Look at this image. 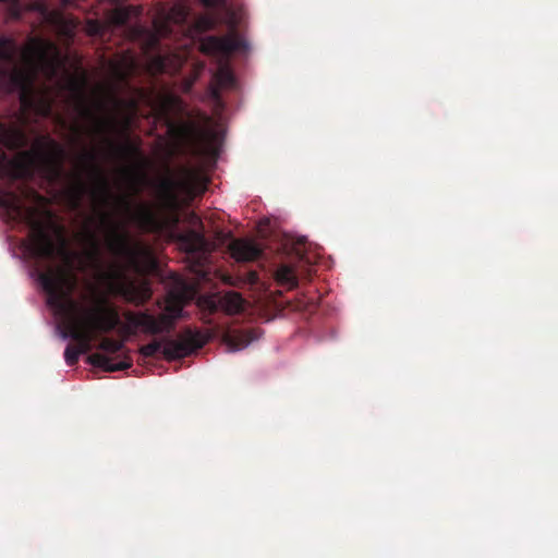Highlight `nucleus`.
Instances as JSON below:
<instances>
[{"instance_id": "1", "label": "nucleus", "mask_w": 558, "mask_h": 558, "mask_svg": "<svg viewBox=\"0 0 558 558\" xmlns=\"http://www.w3.org/2000/svg\"><path fill=\"white\" fill-rule=\"evenodd\" d=\"M29 251L40 259L52 260L59 258L62 265L49 267L39 274V281L47 293L49 306L54 308L63 318L69 336L77 345H68L64 360L72 366L77 363L81 353L89 350L90 342L96 333H106L113 330L120 323L117 310L109 303L96 287L90 286L84 301L88 306L74 300L73 292L78 284L76 265L78 254L71 251L64 238L60 235V243L52 239L48 223L31 214Z\"/></svg>"}, {"instance_id": "2", "label": "nucleus", "mask_w": 558, "mask_h": 558, "mask_svg": "<svg viewBox=\"0 0 558 558\" xmlns=\"http://www.w3.org/2000/svg\"><path fill=\"white\" fill-rule=\"evenodd\" d=\"M64 70V60L60 50L49 41L37 40L17 60L16 45L7 37L0 38V88L7 93L19 92L24 108H32L35 99V87L39 78L45 82H57L60 89L68 90L76 104L78 113L94 122L95 132L107 136L116 130V117H99L88 106L85 95L86 78L66 73L65 80L59 76ZM108 145L120 155H128L134 148L131 145L118 146L106 137Z\"/></svg>"}, {"instance_id": "3", "label": "nucleus", "mask_w": 558, "mask_h": 558, "mask_svg": "<svg viewBox=\"0 0 558 558\" xmlns=\"http://www.w3.org/2000/svg\"><path fill=\"white\" fill-rule=\"evenodd\" d=\"M65 194L74 208L89 194L101 209L114 204L116 211L143 232L155 233L162 229V222L151 206L146 203L135 205L130 195L112 192L95 149L84 148L76 157V171L71 174Z\"/></svg>"}, {"instance_id": "4", "label": "nucleus", "mask_w": 558, "mask_h": 558, "mask_svg": "<svg viewBox=\"0 0 558 558\" xmlns=\"http://www.w3.org/2000/svg\"><path fill=\"white\" fill-rule=\"evenodd\" d=\"M100 225L107 231L106 246L117 259L101 272V279L111 293L136 306L145 304L153 294L149 283H136L129 272L142 271V262L151 257L149 248L140 241H132L125 223L114 219L111 213L101 210Z\"/></svg>"}, {"instance_id": "5", "label": "nucleus", "mask_w": 558, "mask_h": 558, "mask_svg": "<svg viewBox=\"0 0 558 558\" xmlns=\"http://www.w3.org/2000/svg\"><path fill=\"white\" fill-rule=\"evenodd\" d=\"M0 143L10 150L22 149L11 161L17 179H33L39 172L48 182L57 183L64 177L66 151L50 136H40L35 147L23 149L29 144L26 132L17 125L0 122Z\"/></svg>"}, {"instance_id": "6", "label": "nucleus", "mask_w": 558, "mask_h": 558, "mask_svg": "<svg viewBox=\"0 0 558 558\" xmlns=\"http://www.w3.org/2000/svg\"><path fill=\"white\" fill-rule=\"evenodd\" d=\"M182 312V304L173 298L167 301L166 312L158 317L147 312H128L125 319L128 324L136 329H141L145 333L158 335L163 331H171L174 327V322L180 317Z\"/></svg>"}, {"instance_id": "7", "label": "nucleus", "mask_w": 558, "mask_h": 558, "mask_svg": "<svg viewBox=\"0 0 558 558\" xmlns=\"http://www.w3.org/2000/svg\"><path fill=\"white\" fill-rule=\"evenodd\" d=\"M201 345L197 335L189 329L178 339L162 338L142 345L140 354L144 357H154L160 352L167 361H174L190 355L194 349Z\"/></svg>"}, {"instance_id": "8", "label": "nucleus", "mask_w": 558, "mask_h": 558, "mask_svg": "<svg viewBox=\"0 0 558 558\" xmlns=\"http://www.w3.org/2000/svg\"><path fill=\"white\" fill-rule=\"evenodd\" d=\"M99 348L105 353H94L88 357L93 366L102 368L105 372H118L132 366V360L129 351L124 350V342L122 340L104 338L99 343Z\"/></svg>"}, {"instance_id": "9", "label": "nucleus", "mask_w": 558, "mask_h": 558, "mask_svg": "<svg viewBox=\"0 0 558 558\" xmlns=\"http://www.w3.org/2000/svg\"><path fill=\"white\" fill-rule=\"evenodd\" d=\"M245 43L234 32L226 36H206L201 39L199 50L207 56L229 57L231 53L243 49Z\"/></svg>"}, {"instance_id": "10", "label": "nucleus", "mask_w": 558, "mask_h": 558, "mask_svg": "<svg viewBox=\"0 0 558 558\" xmlns=\"http://www.w3.org/2000/svg\"><path fill=\"white\" fill-rule=\"evenodd\" d=\"M231 256L238 262H253L263 255L262 247L252 240L234 239L229 244Z\"/></svg>"}, {"instance_id": "11", "label": "nucleus", "mask_w": 558, "mask_h": 558, "mask_svg": "<svg viewBox=\"0 0 558 558\" xmlns=\"http://www.w3.org/2000/svg\"><path fill=\"white\" fill-rule=\"evenodd\" d=\"M260 337L257 328L229 329L223 335V341L230 351H240Z\"/></svg>"}, {"instance_id": "12", "label": "nucleus", "mask_w": 558, "mask_h": 558, "mask_svg": "<svg viewBox=\"0 0 558 558\" xmlns=\"http://www.w3.org/2000/svg\"><path fill=\"white\" fill-rule=\"evenodd\" d=\"M206 304L210 312H216L218 308H221L229 315L238 314L244 310V300L241 294L235 291L227 292L217 301L211 299L206 300Z\"/></svg>"}, {"instance_id": "13", "label": "nucleus", "mask_w": 558, "mask_h": 558, "mask_svg": "<svg viewBox=\"0 0 558 558\" xmlns=\"http://www.w3.org/2000/svg\"><path fill=\"white\" fill-rule=\"evenodd\" d=\"M214 80L217 84V88L213 90V95L216 99L219 98L220 88H233L235 86V77L230 66L226 63L219 64L214 74Z\"/></svg>"}, {"instance_id": "14", "label": "nucleus", "mask_w": 558, "mask_h": 558, "mask_svg": "<svg viewBox=\"0 0 558 558\" xmlns=\"http://www.w3.org/2000/svg\"><path fill=\"white\" fill-rule=\"evenodd\" d=\"M177 132L180 138L191 144L198 143L207 135L205 130L191 122L179 125Z\"/></svg>"}, {"instance_id": "15", "label": "nucleus", "mask_w": 558, "mask_h": 558, "mask_svg": "<svg viewBox=\"0 0 558 558\" xmlns=\"http://www.w3.org/2000/svg\"><path fill=\"white\" fill-rule=\"evenodd\" d=\"M275 278L278 284L289 290L296 288L299 284L295 269L291 265H280L275 272Z\"/></svg>"}, {"instance_id": "16", "label": "nucleus", "mask_w": 558, "mask_h": 558, "mask_svg": "<svg viewBox=\"0 0 558 558\" xmlns=\"http://www.w3.org/2000/svg\"><path fill=\"white\" fill-rule=\"evenodd\" d=\"M86 242L88 248L85 251V257L97 268L101 266L100 245L96 233L92 230L86 231Z\"/></svg>"}, {"instance_id": "17", "label": "nucleus", "mask_w": 558, "mask_h": 558, "mask_svg": "<svg viewBox=\"0 0 558 558\" xmlns=\"http://www.w3.org/2000/svg\"><path fill=\"white\" fill-rule=\"evenodd\" d=\"M182 244L187 252L196 253L206 248L207 241L202 233L191 231L182 238Z\"/></svg>"}, {"instance_id": "18", "label": "nucleus", "mask_w": 558, "mask_h": 558, "mask_svg": "<svg viewBox=\"0 0 558 558\" xmlns=\"http://www.w3.org/2000/svg\"><path fill=\"white\" fill-rule=\"evenodd\" d=\"M219 22L220 17L216 13H207L197 19L196 27L201 32L214 31Z\"/></svg>"}, {"instance_id": "19", "label": "nucleus", "mask_w": 558, "mask_h": 558, "mask_svg": "<svg viewBox=\"0 0 558 558\" xmlns=\"http://www.w3.org/2000/svg\"><path fill=\"white\" fill-rule=\"evenodd\" d=\"M129 17L130 8L117 4L110 13L109 22L113 25H123L128 22Z\"/></svg>"}, {"instance_id": "20", "label": "nucleus", "mask_w": 558, "mask_h": 558, "mask_svg": "<svg viewBox=\"0 0 558 558\" xmlns=\"http://www.w3.org/2000/svg\"><path fill=\"white\" fill-rule=\"evenodd\" d=\"M192 180L191 178H186L184 180H181V181H173L171 179H168L166 181L162 182V187L165 189V191L167 192V194L170 196V197H174L173 196V190L175 187H181L182 190H186V191H192L193 186H192Z\"/></svg>"}, {"instance_id": "21", "label": "nucleus", "mask_w": 558, "mask_h": 558, "mask_svg": "<svg viewBox=\"0 0 558 558\" xmlns=\"http://www.w3.org/2000/svg\"><path fill=\"white\" fill-rule=\"evenodd\" d=\"M106 25L97 20H90L86 24V32L90 36H102Z\"/></svg>"}, {"instance_id": "22", "label": "nucleus", "mask_w": 558, "mask_h": 558, "mask_svg": "<svg viewBox=\"0 0 558 558\" xmlns=\"http://www.w3.org/2000/svg\"><path fill=\"white\" fill-rule=\"evenodd\" d=\"M305 244H306V240L304 238L299 239L294 243L293 250H294L296 256L300 258L301 262L308 263V260H307V258L305 256Z\"/></svg>"}, {"instance_id": "23", "label": "nucleus", "mask_w": 558, "mask_h": 558, "mask_svg": "<svg viewBox=\"0 0 558 558\" xmlns=\"http://www.w3.org/2000/svg\"><path fill=\"white\" fill-rule=\"evenodd\" d=\"M113 100H114L116 106L119 108L124 107V106H130L133 109L136 108V102L134 100L126 101V100H123L120 98H113Z\"/></svg>"}, {"instance_id": "24", "label": "nucleus", "mask_w": 558, "mask_h": 558, "mask_svg": "<svg viewBox=\"0 0 558 558\" xmlns=\"http://www.w3.org/2000/svg\"><path fill=\"white\" fill-rule=\"evenodd\" d=\"M223 0H203V3L207 8H215L222 4Z\"/></svg>"}, {"instance_id": "25", "label": "nucleus", "mask_w": 558, "mask_h": 558, "mask_svg": "<svg viewBox=\"0 0 558 558\" xmlns=\"http://www.w3.org/2000/svg\"><path fill=\"white\" fill-rule=\"evenodd\" d=\"M156 64H157L158 70H160V71H162L165 69V66H166L165 60L161 57H158L156 59Z\"/></svg>"}, {"instance_id": "26", "label": "nucleus", "mask_w": 558, "mask_h": 558, "mask_svg": "<svg viewBox=\"0 0 558 558\" xmlns=\"http://www.w3.org/2000/svg\"><path fill=\"white\" fill-rule=\"evenodd\" d=\"M104 108H105V107H104V104H100V102H99V104H98V109H99V110H102Z\"/></svg>"}, {"instance_id": "27", "label": "nucleus", "mask_w": 558, "mask_h": 558, "mask_svg": "<svg viewBox=\"0 0 558 558\" xmlns=\"http://www.w3.org/2000/svg\"><path fill=\"white\" fill-rule=\"evenodd\" d=\"M45 111L48 113L50 111V105H47Z\"/></svg>"}, {"instance_id": "28", "label": "nucleus", "mask_w": 558, "mask_h": 558, "mask_svg": "<svg viewBox=\"0 0 558 558\" xmlns=\"http://www.w3.org/2000/svg\"><path fill=\"white\" fill-rule=\"evenodd\" d=\"M202 119L205 120V121H208V117L205 116V114L202 117Z\"/></svg>"}]
</instances>
